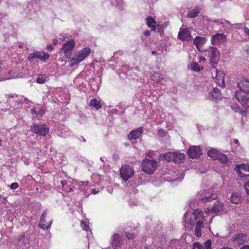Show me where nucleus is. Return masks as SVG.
<instances>
[{
	"instance_id": "2",
	"label": "nucleus",
	"mask_w": 249,
	"mask_h": 249,
	"mask_svg": "<svg viewBox=\"0 0 249 249\" xmlns=\"http://www.w3.org/2000/svg\"><path fill=\"white\" fill-rule=\"evenodd\" d=\"M91 53V49L89 47H85L80 50L75 55V57L71 59V65L73 66L83 61Z\"/></svg>"
},
{
	"instance_id": "59",
	"label": "nucleus",
	"mask_w": 249,
	"mask_h": 249,
	"mask_svg": "<svg viewBox=\"0 0 249 249\" xmlns=\"http://www.w3.org/2000/svg\"><path fill=\"white\" fill-rule=\"evenodd\" d=\"M104 159H105L104 158H103V157H101L100 158V160H101V161H102V162H104V161H105Z\"/></svg>"
},
{
	"instance_id": "12",
	"label": "nucleus",
	"mask_w": 249,
	"mask_h": 249,
	"mask_svg": "<svg viewBox=\"0 0 249 249\" xmlns=\"http://www.w3.org/2000/svg\"><path fill=\"white\" fill-rule=\"evenodd\" d=\"M223 210V205L220 202L217 201L214 203L213 207L212 208H208L205 212L206 214L212 213L217 214Z\"/></svg>"
},
{
	"instance_id": "64",
	"label": "nucleus",
	"mask_w": 249,
	"mask_h": 249,
	"mask_svg": "<svg viewBox=\"0 0 249 249\" xmlns=\"http://www.w3.org/2000/svg\"><path fill=\"white\" fill-rule=\"evenodd\" d=\"M248 183V185H249V181L247 182Z\"/></svg>"
},
{
	"instance_id": "21",
	"label": "nucleus",
	"mask_w": 249,
	"mask_h": 249,
	"mask_svg": "<svg viewBox=\"0 0 249 249\" xmlns=\"http://www.w3.org/2000/svg\"><path fill=\"white\" fill-rule=\"evenodd\" d=\"M193 214L196 220L198 221L200 220V221H202L203 222L206 220V216L203 215L204 213L203 212L199 209L195 210Z\"/></svg>"
},
{
	"instance_id": "36",
	"label": "nucleus",
	"mask_w": 249,
	"mask_h": 249,
	"mask_svg": "<svg viewBox=\"0 0 249 249\" xmlns=\"http://www.w3.org/2000/svg\"><path fill=\"white\" fill-rule=\"evenodd\" d=\"M45 113V108L43 107H37V115L42 116Z\"/></svg>"
},
{
	"instance_id": "39",
	"label": "nucleus",
	"mask_w": 249,
	"mask_h": 249,
	"mask_svg": "<svg viewBox=\"0 0 249 249\" xmlns=\"http://www.w3.org/2000/svg\"><path fill=\"white\" fill-rule=\"evenodd\" d=\"M194 249H205L204 247L200 244L196 242L193 244Z\"/></svg>"
},
{
	"instance_id": "38",
	"label": "nucleus",
	"mask_w": 249,
	"mask_h": 249,
	"mask_svg": "<svg viewBox=\"0 0 249 249\" xmlns=\"http://www.w3.org/2000/svg\"><path fill=\"white\" fill-rule=\"evenodd\" d=\"M172 153H173V152H169V153L164 154V157L165 160L168 161H170L171 160H173L172 157H171L170 155H169L170 154H172Z\"/></svg>"
},
{
	"instance_id": "53",
	"label": "nucleus",
	"mask_w": 249,
	"mask_h": 249,
	"mask_svg": "<svg viewBox=\"0 0 249 249\" xmlns=\"http://www.w3.org/2000/svg\"><path fill=\"white\" fill-rule=\"evenodd\" d=\"M206 60V59L204 57H201L199 59V62H201L203 61H205Z\"/></svg>"
},
{
	"instance_id": "62",
	"label": "nucleus",
	"mask_w": 249,
	"mask_h": 249,
	"mask_svg": "<svg viewBox=\"0 0 249 249\" xmlns=\"http://www.w3.org/2000/svg\"><path fill=\"white\" fill-rule=\"evenodd\" d=\"M2 140L0 139V146L2 145Z\"/></svg>"
},
{
	"instance_id": "17",
	"label": "nucleus",
	"mask_w": 249,
	"mask_h": 249,
	"mask_svg": "<svg viewBox=\"0 0 249 249\" xmlns=\"http://www.w3.org/2000/svg\"><path fill=\"white\" fill-rule=\"evenodd\" d=\"M178 37L182 40H188L191 39V36L187 28L181 29L178 34Z\"/></svg>"
},
{
	"instance_id": "23",
	"label": "nucleus",
	"mask_w": 249,
	"mask_h": 249,
	"mask_svg": "<svg viewBox=\"0 0 249 249\" xmlns=\"http://www.w3.org/2000/svg\"><path fill=\"white\" fill-rule=\"evenodd\" d=\"M203 221L200 220L197 221L195 227V234L196 236L199 237L201 236V229L203 227Z\"/></svg>"
},
{
	"instance_id": "47",
	"label": "nucleus",
	"mask_w": 249,
	"mask_h": 249,
	"mask_svg": "<svg viewBox=\"0 0 249 249\" xmlns=\"http://www.w3.org/2000/svg\"><path fill=\"white\" fill-rule=\"evenodd\" d=\"M243 31L247 35L249 36V29L247 27H244Z\"/></svg>"
},
{
	"instance_id": "61",
	"label": "nucleus",
	"mask_w": 249,
	"mask_h": 249,
	"mask_svg": "<svg viewBox=\"0 0 249 249\" xmlns=\"http://www.w3.org/2000/svg\"><path fill=\"white\" fill-rule=\"evenodd\" d=\"M156 51H152V54L153 55L155 54H156Z\"/></svg>"
},
{
	"instance_id": "48",
	"label": "nucleus",
	"mask_w": 249,
	"mask_h": 249,
	"mask_svg": "<svg viewBox=\"0 0 249 249\" xmlns=\"http://www.w3.org/2000/svg\"><path fill=\"white\" fill-rule=\"evenodd\" d=\"M46 48L49 51H52L53 49V47L52 45H48L46 46Z\"/></svg>"
},
{
	"instance_id": "37",
	"label": "nucleus",
	"mask_w": 249,
	"mask_h": 249,
	"mask_svg": "<svg viewBox=\"0 0 249 249\" xmlns=\"http://www.w3.org/2000/svg\"><path fill=\"white\" fill-rule=\"evenodd\" d=\"M81 225L82 229L86 231L87 232H88L89 231H90V230L89 225H87L85 222L82 221L81 223Z\"/></svg>"
},
{
	"instance_id": "32",
	"label": "nucleus",
	"mask_w": 249,
	"mask_h": 249,
	"mask_svg": "<svg viewBox=\"0 0 249 249\" xmlns=\"http://www.w3.org/2000/svg\"><path fill=\"white\" fill-rule=\"evenodd\" d=\"M216 160H218L222 163H226L227 161V157L221 152H220V154H219L218 156H217V159Z\"/></svg>"
},
{
	"instance_id": "40",
	"label": "nucleus",
	"mask_w": 249,
	"mask_h": 249,
	"mask_svg": "<svg viewBox=\"0 0 249 249\" xmlns=\"http://www.w3.org/2000/svg\"><path fill=\"white\" fill-rule=\"evenodd\" d=\"M46 79L45 77L42 76H39L36 82L39 84H43L46 81Z\"/></svg>"
},
{
	"instance_id": "33",
	"label": "nucleus",
	"mask_w": 249,
	"mask_h": 249,
	"mask_svg": "<svg viewBox=\"0 0 249 249\" xmlns=\"http://www.w3.org/2000/svg\"><path fill=\"white\" fill-rule=\"evenodd\" d=\"M151 78H152V80H153V81H155L156 82H159L160 80H161V79H162L163 78L162 76L161 75V74H160L159 73L155 72L152 75Z\"/></svg>"
},
{
	"instance_id": "4",
	"label": "nucleus",
	"mask_w": 249,
	"mask_h": 249,
	"mask_svg": "<svg viewBox=\"0 0 249 249\" xmlns=\"http://www.w3.org/2000/svg\"><path fill=\"white\" fill-rule=\"evenodd\" d=\"M217 197V195L213 193L212 190H210L203 191L202 192L199 193L198 196V198L204 202L216 199Z\"/></svg>"
},
{
	"instance_id": "51",
	"label": "nucleus",
	"mask_w": 249,
	"mask_h": 249,
	"mask_svg": "<svg viewBox=\"0 0 249 249\" xmlns=\"http://www.w3.org/2000/svg\"><path fill=\"white\" fill-rule=\"evenodd\" d=\"M53 42L54 44H55V45H57L58 43H59V40L57 39H56H56H54L53 40Z\"/></svg>"
},
{
	"instance_id": "3",
	"label": "nucleus",
	"mask_w": 249,
	"mask_h": 249,
	"mask_svg": "<svg viewBox=\"0 0 249 249\" xmlns=\"http://www.w3.org/2000/svg\"><path fill=\"white\" fill-rule=\"evenodd\" d=\"M210 62L213 68H215L219 60L220 52L215 47H211L208 50Z\"/></svg>"
},
{
	"instance_id": "63",
	"label": "nucleus",
	"mask_w": 249,
	"mask_h": 249,
	"mask_svg": "<svg viewBox=\"0 0 249 249\" xmlns=\"http://www.w3.org/2000/svg\"><path fill=\"white\" fill-rule=\"evenodd\" d=\"M11 71H8V74L10 75V73H11Z\"/></svg>"
},
{
	"instance_id": "44",
	"label": "nucleus",
	"mask_w": 249,
	"mask_h": 249,
	"mask_svg": "<svg viewBox=\"0 0 249 249\" xmlns=\"http://www.w3.org/2000/svg\"><path fill=\"white\" fill-rule=\"evenodd\" d=\"M31 112L32 114H36L37 115V107L32 108L31 109Z\"/></svg>"
},
{
	"instance_id": "7",
	"label": "nucleus",
	"mask_w": 249,
	"mask_h": 249,
	"mask_svg": "<svg viewBox=\"0 0 249 249\" xmlns=\"http://www.w3.org/2000/svg\"><path fill=\"white\" fill-rule=\"evenodd\" d=\"M235 97L245 108H249V95H244L241 92L236 91Z\"/></svg>"
},
{
	"instance_id": "22",
	"label": "nucleus",
	"mask_w": 249,
	"mask_h": 249,
	"mask_svg": "<svg viewBox=\"0 0 249 249\" xmlns=\"http://www.w3.org/2000/svg\"><path fill=\"white\" fill-rule=\"evenodd\" d=\"M142 132V127H139L136 130L131 131L128 136L129 139L132 140L138 138Z\"/></svg>"
},
{
	"instance_id": "46",
	"label": "nucleus",
	"mask_w": 249,
	"mask_h": 249,
	"mask_svg": "<svg viewBox=\"0 0 249 249\" xmlns=\"http://www.w3.org/2000/svg\"><path fill=\"white\" fill-rule=\"evenodd\" d=\"M5 66L1 61H0V73L2 72V70L4 69Z\"/></svg>"
},
{
	"instance_id": "24",
	"label": "nucleus",
	"mask_w": 249,
	"mask_h": 249,
	"mask_svg": "<svg viewBox=\"0 0 249 249\" xmlns=\"http://www.w3.org/2000/svg\"><path fill=\"white\" fill-rule=\"evenodd\" d=\"M220 152L216 149L212 148L208 151L207 154L213 160H216L217 159V156L220 154Z\"/></svg>"
},
{
	"instance_id": "30",
	"label": "nucleus",
	"mask_w": 249,
	"mask_h": 249,
	"mask_svg": "<svg viewBox=\"0 0 249 249\" xmlns=\"http://www.w3.org/2000/svg\"><path fill=\"white\" fill-rule=\"evenodd\" d=\"M90 105L93 107L97 110L101 108L100 102L96 99H92L90 102Z\"/></svg>"
},
{
	"instance_id": "54",
	"label": "nucleus",
	"mask_w": 249,
	"mask_h": 249,
	"mask_svg": "<svg viewBox=\"0 0 249 249\" xmlns=\"http://www.w3.org/2000/svg\"><path fill=\"white\" fill-rule=\"evenodd\" d=\"M92 192L94 194H97L98 193V191H96V189H92Z\"/></svg>"
},
{
	"instance_id": "10",
	"label": "nucleus",
	"mask_w": 249,
	"mask_h": 249,
	"mask_svg": "<svg viewBox=\"0 0 249 249\" xmlns=\"http://www.w3.org/2000/svg\"><path fill=\"white\" fill-rule=\"evenodd\" d=\"M227 40L226 36L223 34L217 33L211 37V43L214 45H218L224 43Z\"/></svg>"
},
{
	"instance_id": "5",
	"label": "nucleus",
	"mask_w": 249,
	"mask_h": 249,
	"mask_svg": "<svg viewBox=\"0 0 249 249\" xmlns=\"http://www.w3.org/2000/svg\"><path fill=\"white\" fill-rule=\"evenodd\" d=\"M120 175L122 179L127 181L134 173V170L128 165H124L120 169Z\"/></svg>"
},
{
	"instance_id": "43",
	"label": "nucleus",
	"mask_w": 249,
	"mask_h": 249,
	"mask_svg": "<svg viewBox=\"0 0 249 249\" xmlns=\"http://www.w3.org/2000/svg\"><path fill=\"white\" fill-rule=\"evenodd\" d=\"M158 135H159V136L163 137V136H165V135H166V132H165V131H164L163 130H162V129H160V130H159L158 131Z\"/></svg>"
},
{
	"instance_id": "58",
	"label": "nucleus",
	"mask_w": 249,
	"mask_h": 249,
	"mask_svg": "<svg viewBox=\"0 0 249 249\" xmlns=\"http://www.w3.org/2000/svg\"><path fill=\"white\" fill-rule=\"evenodd\" d=\"M83 183L84 185L88 186V184H89V182H83Z\"/></svg>"
},
{
	"instance_id": "14",
	"label": "nucleus",
	"mask_w": 249,
	"mask_h": 249,
	"mask_svg": "<svg viewBox=\"0 0 249 249\" xmlns=\"http://www.w3.org/2000/svg\"><path fill=\"white\" fill-rule=\"evenodd\" d=\"M188 155L191 158H197L202 155L199 146H191L188 150Z\"/></svg>"
},
{
	"instance_id": "25",
	"label": "nucleus",
	"mask_w": 249,
	"mask_h": 249,
	"mask_svg": "<svg viewBox=\"0 0 249 249\" xmlns=\"http://www.w3.org/2000/svg\"><path fill=\"white\" fill-rule=\"evenodd\" d=\"M241 195L238 193H232L230 196V200L231 202L237 204L241 201Z\"/></svg>"
},
{
	"instance_id": "11",
	"label": "nucleus",
	"mask_w": 249,
	"mask_h": 249,
	"mask_svg": "<svg viewBox=\"0 0 249 249\" xmlns=\"http://www.w3.org/2000/svg\"><path fill=\"white\" fill-rule=\"evenodd\" d=\"M235 169L238 175L241 177H244L249 175V174H246V173H249V164H238L236 166Z\"/></svg>"
},
{
	"instance_id": "18",
	"label": "nucleus",
	"mask_w": 249,
	"mask_h": 249,
	"mask_svg": "<svg viewBox=\"0 0 249 249\" xmlns=\"http://www.w3.org/2000/svg\"><path fill=\"white\" fill-rule=\"evenodd\" d=\"M169 155L172 157L173 161L175 163H181L184 160L185 155L183 153L175 152Z\"/></svg>"
},
{
	"instance_id": "1",
	"label": "nucleus",
	"mask_w": 249,
	"mask_h": 249,
	"mask_svg": "<svg viewBox=\"0 0 249 249\" xmlns=\"http://www.w3.org/2000/svg\"><path fill=\"white\" fill-rule=\"evenodd\" d=\"M157 166V162L154 159L145 158L142 162V170L149 175L153 174L155 171Z\"/></svg>"
},
{
	"instance_id": "15",
	"label": "nucleus",
	"mask_w": 249,
	"mask_h": 249,
	"mask_svg": "<svg viewBox=\"0 0 249 249\" xmlns=\"http://www.w3.org/2000/svg\"><path fill=\"white\" fill-rule=\"evenodd\" d=\"M206 40L205 37L197 36L194 39L193 43L199 51L203 52L205 51L203 46L206 42Z\"/></svg>"
},
{
	"instance_id": "20",
	"label": "nucleus",
	"mask_w": 249,
	"mask_h": 249,
	"mask_svg": "<svg viewBox=\"0 0 249 249\" xmlns=\"http://www.w3.org/2000/svg\"><path fill=\"white\" fill-rule=\"evenodd\" d=\"M112 247L113 249H122L120 236L118 234H115L113 236Z\"/></svg>"
},
{
	"instance_id": "42",
	"label": "nucleus",
	"mask_w": 249,
	"mask_h": 249,
	"mask_svg": "<svg viewBox=\"0 0 249 249\" xmlns=\"http://www.w3.org/2000/svg\"><path fill=\"white\" fill-rule=\"evenodd\" d=\"M211 241L209 240L207 241L205 243V247L206 249H211Z\"/></svg>"
},
{
	"instance_id": "28",
	"label": "nucleus",
	"mask_w": 249,
	"mask_h": 249,
	"mask_svg": "<svg viewBox=\"0 0 249 249\" xmlns=\"http://www.w3.org/2000/svg\"><path fill=\"white\" fill-rule=\"evenodd\" d=\"M215 81L217 85L219 86H224V76L221 72H218L217 71H216Z\"/></svg>"
},
{
	"instance_id": "26",
	"label": "nucleus",
	"mask_w": 249,
	"mask_h": 249,
	"mask_svg": "<svg viewBox=\"0 0 249 249\" xmlns=\"http://www.w3.org/2000/svg\"><path fill=\"white\" fill-rule=\"evenodd\" d=\"M146 21L147 26L151 28L152 30H155L156 24L155 20L151 16H148L146 18Z\"/></svg>"
},
{
	"instance_id": "34",
	"label": "nucleus",
	"mask_w": 249,
	"mask_h": 249,
	"mask_svg": "<svg viewBox=\"0 0 249 249\" xmlns=\"http://www.w3.org/2000/svg\"><path fill=\"white\" fill-rule=\"evenodd\" d=\"M232 109L235 112H238L240 114H241L242 115H245L246 112L245 110H244L243 109L240 108L239 107L236 106V107H232Z\"/></svg>"
},
{
	"instance_id": "13",
	"label": "nucleus",
	"mask_w": 249,
	"mask_h": 249,
	"mask_svg": "<svg viewBox=\"0 0 249 249\" xmlns=\"http://www.w3.org/2000/svg\"><path fill=\"white\" fill-rule=\"evenodd\" d=\"M75 46V42L73 40L67 41L63 46L62 49L64 50L65 55L67 57H70L71 51Z\"/></svg>"
},
{
	"instance_id": "8",
	"label": "nucleus",
	"mask_w": 249,
	"mask_h": 249,
	"mask_svg": "<svg viewBox=\"0 0 249 249\" xmlns=\"http://www.w3.org/2000/svg\"><path fill=\"white\" fill-rule=\"evenodd\" d=\"M47 210H44L41 215L39 221V227L44 230H48L50 229L53 222V219H50L49 222L48 223L47 222L46 218L47 217Z\"/></svg>"
},
{
	"instance_id": "6",
	"label": "nucleus",
	"mask_w": 249,
	"mask_h": 249,
	"mask_svg": "<svg viewBox=\"0 0 249 249\" xmlns=\"http://www.w3.org/2000/svg\"><path fill=\"white\" fill-rule=\"evenodd\" d=\"M49 57V55L46 52L36 51L29 54L28 59L31 62H33L36 58L45 62Z\"/></svg>"
},
{
	"instance_id": "16",
	"label": "nucleus",
	"mask_w": 249,
	"mask_h": 249,
	"mask_svg": "<svg viewBox=\"0 0 249 249\" xmlns=\"http://www.w3.org/2000/svg\"><path fill=\"white\" fill-rule=\"evenodd\" d=\"M208 99L212 101H217L221 98V95L220 93L219 90L217 88H213L212 91L210 92L207 96Z\"/></svg>"
},
{
	"instance_id": "31",
	"label": "nucleus",
	"mask_w": 249,
	"mask_h": 249,
	"mask_svg": "<svg viewBox=\"0 0 249 249\" xmlns=\"http://www.w3.org/2000/svg\"><path fill=\"white\" fill-rule=\"evenodd\" d=\"M199 12V8L197 7H195L194 9L189 12L188 14V17L189 18L196 17L198 15Z\"/></svg>"
},
{
	"instance_id": "60",
	"label": "nucleus",
	"mask_w": 249,
	"mask_h": 249,
	"mask_svg": "<svg viewBox=\"0 0 249 249\" xmlns=\"http://www.w3.org/2000/svg\"><path fill=\"white\" fill-rule=\"evenodd\" d=\"M221 249H232L231 248H229V247H224V248H222Z\"/></svg>"
},
{
	"instance_id": "57",
	"label": "nucleus",
	"mask_w": 249,
	"mask_h": 249,
	"mask_svg": "<svg viewBox=\"0 0 249 249\" xmlns=\"http://www.w3.org/2000/svg\"><path fill=\"white\" fill-rule=\"evenodd\" d=\"M233 142L236 144H238L239 143V141L237 139H234Z\"/></svg>"
},
{
	"instance_id": "50",
	"label": "nucleus",
	"mask_w": 249,
	"mask_h": 249,
	"mask_svg": "<svg viewBox=\"0 0 249 249\" xmlns=\"http://www.w3.org/2000/svg\"><path fill=\"white\" fill-rule=\"evenodd\" d=\"M240 249H249V245H244L243 247H242Z\"/></svg>"
},
{
	"instance_id": "41",
	"label": "nucleus",
	"mask_w": 249,
	"mask_h": 249,
	"mask_svg": "<svg viewBox=\"0 0 249 249\" xmlns=\"http://www.w3.org/2000/svg\"><path fill=\"white\" fill-rule=\"evenodd\" d=\"M19 187V185L18 183H13L10 186V188L12 190L16 189Z\"/></svg>"
},
{
	"instance_id": "55",
	"label": "nucleus",
	"mask_w": 249,
	"mask_h": 249,
	"mask_svg": "<svg viewBox=\"0 0 249 249\" xmlns=\"http://www.w3.org/2000/svg\"><path fill=\"white\" fill-rule=\"evenodd\" d=\"M61 184H62V187L63 188V189L64 190H65V182L64 181H61Z\"/></svg>"
},
{
	"instance_id": "29",
	"label": "nucleus",
	"mask_w": 249,
	"mask_h": 249,
	"mask_svg": "<svg viewBox=\"0 0 249 249\" xmlns=\"http://www.w3.org/2000/svg\"><path fill=\"white\" fill-rule=\"evenodd\" d=\"M246 239V235L243 234H240L237 235L235 238V241L238 244H242L244 243L245 240Z\"/></svg>"
},
{
	"instance_id": "35",
	"label": "nucleus",
	"mask_w": 249,
	"mask_h": 249,
	"mask_svg": "<svg viewBox=\"0 0 249 249\" xmlns=\"http://www.w3.org/2000/svg\"><path fill=\"white\" fill-rule=\"evenodd\" d=\"M191 68L195 71L198 72L200 71L201 68L199 65L196 63L191 64Z\"/></svg>"
},
{
	"instance_id": "45",
	"label": "nucleus",
	"mask_w": 249,
	"mask_h": 249,
	"mask_svg": "<svg viewBox=\"0 0 249 249\" xmlns=\"http://www.w3.org/2000/svg\"><path fill=\"white\" fill-rule=\"evenodd\" d=\"M244 189L246 191V194L249 196V185L248 186V183H246L245 185H244Z\"/></svg>"
},
{
	"instance_id": "9",
	"label": "nucleus",
	"mask_w": 249,
	"mask_h": 249,
	"mask_svg": "<svg viewBox=\"0 0 249 249\" xmlns=\"http://www.w3.org/2000/svg\"><path fill=\"white\" fill-rule=\"evenodd\" d=\"M31 130L40 136H45L49 131V128L45 124H33L31 128Z\"/></svg>"
},
{
	"instance_id": "27",
	"label": "nucleus",
	"mask_w": 249,
	"mask_h": 249,
	"mask_svg": "<svg viewBox=\"0 0 249 249\" xmlns=\"http://www.w3.org/2000/svg\"><path fill=\"white\" fill-rule=\"evenodd\" d=\"M187 216V213H186L183 217V224L185 229H191L194 225V221L193 220L190 219L188 222L186 219Z\"/></svg>"
},
{
	"instance_id": "19",
	"label": "nucleus",
	"mask_w": 249,
	"mask_h": 249,
	"mask_svg": "<svg viewBox=\"0 0 249 249\" xmlns=\"http://www.w3.org/2000/svg\"><path fill=\"white\" fill-rule=\"evenodd\" d=\"M238 86L240 90L239 92L249 93V79L240 81L238 84Z\"/></svg>"
},
{
	"instance_id": "52",
	"label": "nucleus",
	"mask_w": 249,
	"mask_h": 249,
	"mask_svg": "<svg viewBox=\"0 0 249 249\" xmlns=\"http://www.w3.org/2000/svg\"><path fill=\"white\" fill-rule=\"evenodd\" d=\"M144 34L146 36H148L150 35V31H148V30H146L144 32Z\"/></svg>"
},
{
	"instance_id": "49",
	"label": "nucleus",
	"mask_w": 249,
	"mask_h": 249,
	"mask_svg": "<svg viewBox=\"0 0 249 249\" xmlns=\"http://www.w3.org/2000/svg\"><path fill=\"white\" fill-rule=\"evenodd\" d=\"M126 236L127 237V238H128V239H132L134 237V235L131 234V233H126Z\"/></svg>"
},
{
	"instance_id": "56",
	"label": "nucleus",
	"mask_w": 249,
	"mask_h": 249,
	"mask_svg": "<svg viewBox=\"0 0 249 249\" xmlns=\"http://www.w3.org/2000/svg\"><path fill=\"white\" fill-rule=\"evenodd\" d=\"M15 78V76H11L7 77L6 79H13V78Z\"/></svg>"
}]
</instances>
